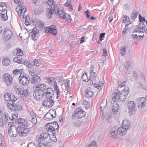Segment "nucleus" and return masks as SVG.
<instances>
[{
	"instance_id": "obj_43",
	"label": "nucleus",
	"mask_w": 147,
	"mask_h": 147,
	"mask_svg": "<svg viewBox=\"0 0 147 147\" xmlns=\"http://www.w3.org/2000/svg\"><path fill=\"white\" fill-rule=\"evenodd\" d=\"M25 19V24L26 25H29L30 24L31 21L30 19V17L28 16H25V17L24 18Z\"/></svg>"
},
{
	"instance_id": "obj_54",
	"label": "nucleus",
	"mask_w": 147,
	"mask_h": 147,
	"mask_svg": "<svg viewBox=\"0 0 147 147\" xmlns=\"http://www.w3.org/2000/svg\"><path fill=\"white\" fill-rule=\"evenodd\" d=\"M44 92H45L44 93V94H45V93H49L50 92H53V90L51 88H48L47 89L46 88L45 89V90H44Z\"/></svg>"
},
{
	"instance_id": "obj_42",
	"label": "nucleus",
	"mask_w": 147,
	"mask_h": 147,
	"mask_svg": "<svg viewBox=\"0 0 147 147\" xmlns=\"http://www.w3.org/2000/svg\"><path fill=\"white\" fill-rule=\"evenodd\" d=\"M79 110V109H77L76 110V111H75V112L72 115V119H79V115H78V110Z\"/></svg>"
},
{
	"instance_id": "obj_4",
	"label": "nucleus",
	"mask_w": 147,
	"mask_h": 147,
	"mask_svg": "<svg viewBox=\"0 0 147 147\" xmlns=\"http://www.w3.org/2000/svg\"><path fill=\"white\" fill-rule=\"evenodd\" d=\"M128 113L130 115H132L136 110V104L133 101H129L127 105Z\"/></svg>"
},
{
	"instance_id": "obj_5",
	"label": "nucleus",
	"mask_w": 147,
	"mask_h": 147,
	"mask_svg": "<svg viewBox=\"0 0 147 147\" xmlns=\"http://www.w3.org/2000/svg\"><path fill=\"white\" fill-rule=\"evenodd\" d=\"M20 83L24 86L27 85L29 83L30 80V77L28 75L20 76L19 77Z\"/></svg>"
},
{
	"instance_id": "obj_35",
	"label": "nucleus",
	"mask_w": 147,
	"mask_h": 147,
	"mask_svg": "<svg viewBox=\"0 0 147 147\" xmlns=\"http://www.w3.org/2000/svg\"><path fill=\"white\" fill-rule=\"evenodd\" d=\"M7 7V5L5 3H0V11L7 10L6 9Z\"/></svg>"
},
{
	"instance_id": "obj_44",
	"label": "nucleus",
	"mask_w": 147,
	"mask_h": 147,
	"mask_svg": "<svg viewBox=\"0 0 147 147\" xmlns=\"http://www.w3.org/2000/svg\"><path fill=\"white\" fill-rule=\"evenodd\" d=\"M41 71H38L36 70V69H30L29 70V74L30 75H34V73H36V74H40L41 73Z\"/></svg>"
},
{
	"instance_id": "obj_21",
	"label": "nucleus",
	"mask_w": 147,
	"mask_h": 147,
	"mask_svg": "<svg viewBox=\"0 0 147 147\" xmlns=\"http://www.w3.org/2000/svg\"><path fill=\"white\" fill-rule=\"evenodd\" d=\"M40 81V77L36 75H34L31 80V83L35 84L39 82Z\"/></svg>"
},
{
	"instance_id": "obj_2",
	"label": "nucleus",
	"mask_w": 147,
	"mask_h": 147,
	"mask_svg": "<svg viewBox=\"0 0 147 147\" xmlns=\"http://www.w3.org/2000/svg\"><path fill=\"white\" fill-rule=\"evenodd\" d=\"M22 103L17 101L8 107L12 111H21L23 110Z\"/></svg>"
},
{
	"instance_id": "obj_24",
	"label": "nucleus",
	"mask_w": 147,
	"mask_h": 147,
	"mask_svg": "<svg viewBox=\"0 0 147 147\" xmlns=\"http://www.w3.org/2000/svg\"><path fill=\"white\" fill-rule=\"evenodd\" d=\"M17 121L19 124H20L22 125V126H18L22 127L25 128H28L26 127L27 126V124L26 122H25V121L24 119L19 118L18 120Z\"/></svg>"
},
{
	"instance_id": "obj_27",
	"label": "nucleus",
	"mask_w": 147,
	"mask_h": 147,
	"mask_svg": "<svg viewBox=\"0 0 147 147\" xmlns=\"http://www.w3.org/2000/svg\"><path fill=\"white\" fill-rule=\"evenodd\" d=\"M7 10L1 11V13L0 16L2 20L6 21L8 19V18L7 15Z\"/></svg>"
},
{
	"instance_id": "obj_60",
	"label": "nucleus",
	"mask_w": 147,
	"mask_h": 147,
	"mask_svg": "<svg viewBox=\"0 0 147 147\" xmlns=\"http://www.w3.org/2000/svg\"><path fill=\"white\" fill-rule=\"evenodd\" d=\"M96 142L95 140H93L91 143L89 145L88 147H96Z\"/></svg>"
},
{
	"instance_id": "obj_9",
	"label": "nucleus",
	"mask_w": 147,
	"mask_h": 147,
	"mask_svg": "<svg viewBox=\"0 0 147 147\" xmlns=\"http://www.w3.org/2000/svg\"><path fill=\"white\" fill-rule=\"evenodd\" d=\"M3 35L6 40L10 39L12 36V32L8 28H6L4 31Z\"/></svg>"
},
{
	"instance_id": "obj_53",
	"label": "nucleus",
	"mask_w": 147,
	"mask_h": 147,
	"mask_svg": "<svg viewBox=\"0 0 147 147\" xmlns=\"http://www.w3.org/2000/svg\"><path fill=\"white\" fill-rule=\"evenodd\" d=\"M54 93V92H50L49 93H46L45 94V95L47 98H49L50 99V98H52L53 96Z\"/></svg>"
},
{
	"instance_id": "obj_45",
	"label": "nucleus",
	"mask_w": 147,
	"mask_h": 147,
	"mask_svg": "<svg viewBox=\"0 0 147 147\" xmlns=\"http://www.w3.org/2000/svg\"><path fill=\"white\" fill-rule=\"evenodd\" d=\"M18 116V114L16 113H12L11 115V118L9 117V119L10 120L14 121H15L17 118Z\"/></svg>"
},
{
	"instance_id": "obj_10",
	"label": "nucleus",
	"mask_w": 147,
	"mask_h": 147,
	"mask_svg": "<svg viewBox=\"0 0 147 147\" xmlns=\"http://www.w3.org/2000/svg\"><path fill=\"white\" fill-rule=\"evenodd\" d=\"M137 102L139 109H143L146 105V100L144 98L140 97L138 98Z\"/></svg>"
},
{
	"instance_id": "obj_62",
	"label": "nucleus",
	"mask_w": 147,
	"mask_h": 147,
	"mask_svg": "<svg viewBox=\"0 0 147 147\" xmlns=\"http://www.w3.org/2000/svg\"><path fill=\"white\" fill-rule=\"evenodd\" d=\"M36 147H47V146L45 144L40 143L36 146Z\"/></svg>"
},
{
	"instance_id": "obj_1",
	"label": "nucleus",
	"mask_w": 147,
	"mask_h": 147,
	"mask_svg": "<svg viewBox=\"0 0 147 147\" xmlns=\"http://www.w3.org/2000/svg\"><path fill=\"white\" fill-rule=\"evenodd\" d=\"M29 128H25L21 127L18 126L17 128L13 125H11L8 130L9 135L12 137H15L18 133L20 136H26L30 132Z\"/></svg>"
},
{
	"instance_id": "obj_26",
	"label": "nucleus",
	"mask_w": 147,
	"mask_h": 147,
	"mask_svg": "<svg viewBox=\"0 0 147 147\" xmlns=\"http://www.w3.org/2000/svg\"><path fill=\"white\" fill-rule=\"evenodd\" d=\"M118 131L117 130H110L109 133V136L112 138H116L118 135Z\"/></svg>"
},
{
	"instance_id": "obj_20",
	"label": "nucleus",
	"mask_w": 147,
	"mask_h": 147,
	"mask_svg": "<svg viewBox=\"0 0 147 147\" xmlns=\"http://www.w3.org/2000/svg\"><path fill=\"white\" fill-rule=\"evenodd\" d=\"M17 100V99L15 96L13 94H11L9 100V102L7 103V107L9 106V105H11L13 103L16 102Z\"/></svg>"
},
{
	"instance_id": "obj_3",
	"label": "nucleus",
	"mask_w": 147,
	"mask_h": 147,
	"mask_svg": "<svg viewBox=\"0 0 147 147\" xmlns=\"http://www.w3.org/2000/svg\"><path fill=\"white\" fill-rule=\"evenodd\" d=\"M48 125L49 126L48 130V133H51L52 134H55V130L58 129L59 127V125L57 122L55 121L53 123H49Z\"/></svg>"
},
{
	"instance_id": "obj_11",
	"label": "nucleus",
	"mask_w": 147,
	"mask_h": 147,
	"mask_svg": "<svg viewBox=\"0 0 147 147\" xmlns=\"http://www.w3.org/2000/svg\"><path fill=\"white\" fill-rule=\"evenodd\" d=\"M129 91L128 90L124 89L121 92L119 91V100L122 101H125L126 99V97L128 95Z\"/></svg>"
},
{
	"instance_id": "obj_37",
	"label": "nucleus",
	"mask_w": 147,
	"mask_h": 147,
	"mask_svg": "<svg viewBox=\"0 0 147 147\" xmlns=\"http://www.w3.org/2000/svg\"><path fill=\"white\" fill-rule=\"evenodd\" d=\"M47 80L49 83L52 85L54 86V85L57 84L55 79L53 77H50Z\"/></svg>"
},
{
	"instance_id": "obj_52",
	"label": "nucleus",
	"mask_w": 147,
	"mask_h": 147,
	"mask_svg": "<svg viewBox=\"0 0 147 147\" xmlns=\"http://www.w3.org/2000/svg\"><path fill=\"white\" fill-rule=\"evenodd\" d=\"M74 43H71L70 44V47L72 49L74 50L75 49V47L77 46L78 44L77 42H74Z\"/></svg>"
},
{
	"instance_id": "obj_29",
	"label": "nucleus",
	"mask_w": 147,
	"mask_h": 147,
	"mask_svg": "<svg viewBox=\"0 0 147 147\" xmlns=\"http://www.w3.org/2000/svg\"><path fill=\"white\" fill-rule=\"evenodd\" d=\"M90 76L89 80L92 82V84H93V81H95L96 80V74L95 72H93V70H92L90 71Z\"/></svg>"
},
{
	"instance_id": "obj_6",
	"label": "nucleus",
	"mask_w": 147,
	"mask_h": 147,
	"mask_svg": "<svg viewBox=\"0 0 147 147\" xmlns=\"http://www.w3.org/2000/svg\"><path fill=\"white\" fill-rule=\"evenodd\" d=\"M56 111L54 110H50L44 117V119L47 121H49L56 117Z\"/></svg>"
},
{
	"instance_id": "obj_17",
	"label": "nucleus",
	"mask_w": 147,
	"mask_h": 147,
	"mask_svg": "<svg viewBox=\"0 0 147 147\" xmlns=\"http://www.w3.org/2000/svg\"><path fill=\"white\" fill-rule=\"evenodd\" d=\"M50 133L48 132V133H45L41 134L39 137H37L36 138V140L38 142L43 141L47 138L48 136V135L50 134H49Z\"/></svg>"
},
{
	"instance_id": "obj_34",
	"label": "nucleus",
	"mask_w": 147,
	"mask_h": 147,
	"mask_svg": "<svg viewBox=\"0 0 147 147\" xmlns=\"http://www.w3.org/2000/svg\"><path fill=\"white\" fill-rule=\"evenodd\" d=\"M78 110V115H79V119L85 116L86 114V113L85 111H82L80 109Z\"/></svg>"
},
{
	"instance_id": "obj_40",
	"label": "nucleus",
	"mask_w": 147,
	"mask_h": 147,
	"mask_svg": "<svg viewBox=\"0 0 147 147\" xmlns=\"http://www.w3.org/2000/svg\"><path fill=\"white\" fill-rule=\"evenodd\" d=\"M22 70L16 69L13 71V73L14 75H20L22 74Z\"/></svg>"
},
{
	"instance_id": "obj_55",
	"label": "nucleus",
	"mask_w": 147,
	"mask_h": 147,
	"mask_svg": "<svg viewBox=\"0 0 147 147\" xmlns=\"http://www.w3.org/2000/svg\"><path fill=\"white\" fill-rule=\"evenodd\" d=\"M64 5L66 7L69 8L73 10L72 5L69 2H67L64 4Z\"/></svg>"
},
{
	"instance_id": "obj_51",
	"label": "nucleus",
	"mask_w": 147,
	"mask_h": 147,
	"mask_svg": "<svg viewBox=\"0 0 147 147\" xmlns=\"http://www.w3.org/2000/svg\"><path fill=\"white\" fill-rule=\"evenodd\" d=\"M16 54L17 56H22L23 55V51H22L21 49L19 48H18L17 49H16Z\"/></svg>"
},
{
	"instance_id": "obj_49",
	"label": "nucleus",
	"mask_w": 147,
	"mask_h": 147,
	"mask_svg": "<svg viewBox=\"0 0 147 147\" xmlns=\"http://www.w3.org/2000/svg\"><path fill=\"white\" fill-rule=\"evenodd\" d=\"M82 79L83 81L85 82H87L89 80V79L88 78L87 74L86 73L82 75Z\"/></svg>"
},
{
	"instance_id": "obj_58",
	"label": "nucleus",
	"mask_w": 147,
	"mask_h": 147,
	"mask_svg": "<svg viewBox=\"0 0 147 147\" xmlns=\"http://www.w3.org/2000/svg\"><path fill=\"white\" fill-rule=\"evenodd\" d=\"M53 134V135H52L51 136H50V140L52 141L56 142L57 141V140L55 136V134Z\"/></svg>"
},
{
	"instance_id": "obj_47",
	"label": "nucleus",
	"mask_w": 147,
	"mask_h": 147,
	"mask_svg": "<svg viewBox=\"0 0 147 147\" xmlns=\"http://www.w3.org/2000/svg\"><path fill=\"white\" fill-rule=\"evenodd\" d=\"M53 87L54 88L56 92L57 96L59 97L60 94V91L59 90L58 87L57 85V84H56L54 85Z\"/></svg>"
},
{
	"instance_id": "obj_38",
	"label": "nucleus",
	"mask_w": 147,
	"mask_h": 147,
	"mask_svg": "<svg viewBox=\"0 0 147 147\" xmlns=\"http://www.w3.org/2000/svg\"><path fill=\"white\" fill-rule=\"evenodd\" d=\"M13 61L18 63H23V60L20 57H15L13 59Z\"/></svg>"
},
{
	"instance_id": "obj_48",
	"label": "nucleus",
	"mask_w": 147,
	"mask_h": 147,
	"mask_svg": "<svg viewBox=\"0 0 147 147\" xmlns=\"http://www.w3.org/2000/svg\"><path fill=\"white\" fill-rule=\"evenodd\" d=\"M138 14V13L136 10L133 11L131 14L132 20H134L137 17Z\"/></svg>"
},
{
	"instance_id": "obj_59",
	"label": "nucleus",
	"mask_w": 147,
	"mask_h": 147,
	"mask_svg": "<svg viewBox=\"0 0 147 147\" xmlns=\"http://www.w3.org/2000/svg\"><path fill=\"white\" fill-rule=\"evenodd\" d=\"M16 92L18 94L20 95L22 93V89L21 88H17L15 89Z\"/></svg>"
},
{
	"instance_id": "obj_14",
	"label": "nucleus",
	"mask_w": 147,
	"mask_h": 147,
	"mask_svg": "<svg viewBox=\"0 0 147 147\" xmlns=\"http://www.w3.org/2000/svg\"><path fill=\"white\" fill-rule=\"evenodd\" d=\"M38 33V29L35 28H33L30 33L33 40H35L37 39L39 36Z\"/></svg>"
},
{
	"instance_id": "obj_31",
	"label": "nucleus",
	"mask_w": 147,
	"mask_h": 147,
	"mask_svg": "<svg viewBox=\"0 0 147 147\" xmlns=\"http://www.w3.org/2000/svg\"><path fill=\"white\" fill-rule=\"evenodd\" d=\"M121 125L128 130L130 128V122L127 120H124Z\"/></svg>"
},
{
	"instance_id": "obj_18",
	"label": "nucleus",
	"mask_w": 147,
	"mask_h": 147,
	"mask_svg": "<svg viewBox=\"0 0 147 147\" xmlns=\"http://www.w3.org/2000/svg\"><path fill=\"white\" fill-rule=\"evenodd\" d=\"M145 26L143 23H141L139 24L137 26V28L135 29L133 32V33L141 32H142L143 29L145 28Z\"/></svg>"
},
{
	"instance_id": "obj_25",
	"label": "nucleus",
	"mask_w": 147,
	"mask_h": 147,
	"mask_svg": "<svg viewBox=\"0 0 147 147\" xmlns=\"http://www.w3.org/2000/svg\"><path fill=\"white\" fill-rule=\"evenodd\" d=\"M128 130V129H126V127H123V126L121 125L118 128L117 131L120 135H124Z\"/></svg>"
},
{
	"instance_id": "obj_56",
	"label": "nucleus",
	"mask_w": 147,
	"mask_h": 147,
	"mask_svg": "<svg viewBox=\"0 0 147 147\" xmlns=\"http://www.w3.org/2000/svg\"><path fill=\"white\" fill-rule=\"evenodd\" d=\"M65 17L64 18H61L60 17H59L60 18H62L63 19H64L65 18H66V19L67 20H69V22L71 21V16L70 15L67 14V16L66 14L65 13Z\"/></svg>"
},
{
	"instance_id": "obj_15",
	"label": "nucleus",
	"mask_w": 147,
	"mask_h": 147,
	"mask_svg": "<svg viewBox=\"0 0 147 147\" xmlns=\"http://www.w3.org/2000/svg\"><path fill=\"white\" fill-rule=\"evenodd\" d=\"M44 93L36 90L33 94L34 98L38 100H41L44 94Z\"/></svg>"
},
{
	"instance_id": "obj_13",
	"label": "nucleus",
	"mask_w": 147,
	"mask_h": 147,
	"mask_svg": "<svg viewBox=\"0 0 147 147\" xmlns=\"http://www.w3.org/2000/svg\"><path fill=\"white\" fill-rule=\"evenodd\" d=\"M123 69L127 74H130L131 71V62L130 61H127L126 64L124 66Z\"/></svg>"
},
{
	"instance_id": "obj_36",
	"label": "nucleus",
	"mask_w": 147,
	"mask_h": 147,
	"mask_svg": "<svg viewBox=\"0 0 147 147\" xmlns=\"http://www.w3.org/2000/svg\"><path fill=\"white\" fill-rule=\"evenodd\" d=\"M120 50L121 55L122 56H124L126 52V47L125 46L121 47Z\"/></svg>"
},
{
	"instance_id": "obj_23",
	"label": "nucleus",
	"mask_w": 147,
	"mask_h": 147,
	"mask_svg": "<svg viewBox=\"0 0 147 147\" xmlns=\"http://www.w3.org/2000/svg\"><path fill=\"white\" fill-rule=\"evenodd\" d=\"M85 96L88 98H90L93 96V92L89 89H87L85 90Z\"/></svg>"
},
{
	"instance_id": "obj_16",
	"label": "nucleus",
	"mask_w": 147,
	"mask_h": 147,
	"mask_svg": "<svg viewBox=\"0 0 147 147\" xmlns=\"http://www.w3.org/2000/svg\"><path fill=\"white\" fill-rule=\"evenodd\" d=\"M119 91L116 90L114 92L112 95V100L113 102L119 101Z\"/></svg>"
},
{
	"instance_id": "obj_41",
	"label": "nucleus",
	"mask_w": 147,
	"mask_h": 147,
	"mask_svg": "<svg viewBox=\"0 0 147 147\" xmlns=\"http://www.w3.org/2000/svg\"><path fill=\"white\" fill-rule=\"evenodd\" d=\"M63 83L61 84V85H62L63 84L65 85V87L67 88L68 89L70 87L69 86V81L68 80H64L63 81Z\"/></svg>"
},
{
	"instance_id": "obj_50",
	"label": "nucleus",
	"mask_w": 147,
	"mask_h": 147,
	"mask_svg": "<svg viewBox=\"0 0 147 147\" xmlns=\"http://www.w3.org/2000/svg\"><path fill=\"white\" fill-rule=\"evenodd\" d=\"M11 94L6 93L4 95V99L5 100L8 101L10 98Z\"/></svg>"
},
{
	"instance_id": "obj_12",
	"label": "nucleus",
	"mask_w": 147,
	"mask_h": 147,
	"mask_svg": "<svg viewBox=\"0 0 147 147\" xmlns=\"http://www.w3.org/2000/svg\"><path fill=\"white\" fill-rule=\"evenodd\" d=\"M54 101L52 99L46 98L43 100V105L47 107H51L53 106Z\"/></svg>"
},
{
	"instance_id": "obj_64",
	"label": "nucleus",
	"mask_w": 147,
	"mask_h": 147,
	"mask_svg": "<svg viewBox=\"0 0 147 147\" xmlns=\"http://www.w3.org/2000/svg\"><path fill=\"white\" fill-rule=\"evenodd\" d=\"M27 147H36V146L34 143L31 142L28 144Z\"/></svg>"
},
{
	"instance_id": "obj_32",
	"label": "nucleus",
	"mask_w": 147,
	"mask_h": 147,
	"mask_svg": "<svg viewBox=\"0 0 147 147\" xmlns=\"http://www.w3.org/2000/svg\"><path fill=\"white\" fill-rule=\"evenodd\" d=\"M103 83L102 82H99L97 83L94 82V86L99 90H101L103 86Z\"/></svg>"
},
{
	"instance_id": "obj_19",
	"label": "nucleus",
	"mask_w": 147,
	"mask_h": 147,
	"mask_svg": "<svg viewBox=\"0 0 147 147\" xmlns=\"http://www.w3.org/2000/svg\"><path fill=\"white\" fill-rule=\"evenodd\" d=\"M46 86V84H37L36 86V90L44 92L43 91L45 89Z\"/></svg>"
},
{
	"instance_id": "obj_8",
	"label": "nucleus",
	"mask_w": 147,
	"mask_h": 147,
	"mask_svg": "<svg viewBox=\"0 0 147 147\" xmlns=\"http://www.w3.org/2000/svg\"><path fill=\"white\" fill-rule=\"evenodd\" d=\"M45 29L46 32H49L54 35L57 34V30L55 25H52L49 27H45Z\"/></svg>"
},
{
	"instance_id": "obj_7",
	"label": "nucleus",
	"mask_w": 147,
	"mask_h": 147,
	"mask_svg": "<svg viewBox=\"0 0 147 147\" xmlns=\"http://www.w3.org/2000/svg\"><path fill=\"white\" fill-rule=\"evenodd\" d=\"M3 80L6 85L11 86L13 83V79L11 76L8 74H5L3 76Z\"/></svg>"
},
{
	"instance_id": "obj_39",
	"label": "nucleus",
	"mask_w": 147,
	"mask_h": 147,
	"mask_svg": "<svg viewBox=\"0 0 147 147\" xmlns=\"http://www.w3.org/2000/svg\"><path fill=\"white\" fill-rule=\"evenodd\" d=\"M2 63L3 65L7 66L10 63L9 59L8 58H5L2 61Z\"/></svg>"
},
{
	"instance_id": "obj_61",
	"label": "nucleus",
	"mask_w": 147,
	"mask_h": 147,
	"mask_svg": "<svg viewBox=\"0 0 147 147\" xmlns=\"http://www.w3.org/2000/svg\"><path fill=\"white\" fill-rule=\"evenodd\" d=\"M105 33H101L99 36V39L100 41H102L103 40L104 38V36H105Z\"/></svg>"
},
{
	"instance_id": "obj_46",
	"label": "nucleus",
	"mask_w": 147,
	"mask_h": 147,
	"mask_svg": "<svg viewBox=\"0 0 147 147\" xmlns=\"http://www.w3.org/2000/svg\"><path fill=\"white\" fill-rule=\"evenodd\" d=\"M28 90H25L22 91V93L20 94L21 97H26L28 93Z\"/></svg>"
},
{
	"instance_id": "obj_33",
	"label": "nucleus",
	"mask_w": 147,
	"mask_h": 147,
	"mask_svg": "<svg viewBox=\"0 0 147 147\" xmlns=\"http://www.w3.org/2000/svg\"><path fill=\"white\" fill-rule=\"evenodd\" d=\"M107 100H103L101 103L100 108L101 109V111L102 112V110L105 109L106 106Z\"/></svg>"
},
{
	"instance_id": "obj_63",
	"label": "nucleus",
	"mask_w": 147,
	"mask_h": 147,
	"mask_svg": "<svg viewBox=\"0 0 147 147\" xmlns=\"http://www.w3.org/2000/svg\"><path fill=\"white\" fill-rule=\"evenodd\" d=\"M34 65L36 66H38L39 64L38 61L36 59H34L33 60Z\"/></svg>"
},
{
	"instance_id": "obj_22",
	"label": "nucleus",
	"mask_w": 147,
	"mask_h": 147,
	"mask_svg": "<svg viewBox=\"0 0 147 147\" xmlns=\"http://www.w3.org/2000/svg\"><path fill=\"white\" fill-rule=\"evenodd\" d=\"M31 121L34 125H35L37 122V118L36 116L33 111H30Z\"/></svg>"
},
{
	"instance_id": "obj_28",
	"label": "nucleus",
	"mask_w": 147,
	"mask_h": 147,
	"mask_svg": "<svg viewBox=\"0 0 147 147\" xmlns=\"http://www.w3.org/2000/svg\"><path fill=\"white\" fill-rule=\"evenodd\" d=\"M119 106L117 103H114L112 107V111L114 114L117 113L118 112Z\"/></svg>"
},
{
	"instance_id": "obj_57",
	"label": "nucleus",
	"mask_w": 147,
	"mask_h": 147,
	"mask_svg": "<svg viewBox=\"0 0 147 147\" xmlns=\"http://www.w3.org/2000/svg\"><path fill=\"white\" fill-rule=\"evenodd\" d=\"M23 63H24V64L28 67H31L32 65L31 64L28 62L26 60H25L24 61H23Z\"/></svg>"
},
{
	"instance_id": "obj_30",
	"label": "nucleus",
	"mask_w": 147,
	"mask_h": 147,
	"mask_svg": "<svg viewBox=\"0 0 147 147\" xmlns=\"http://www.w3.org/2000/svg\"><path fill=\"white\" fill-rule=\"evenodd\" d=\"M122 22L125 24V27H127L131 23V22L129 18L127 16L125 15L123 20Z\"/></svg>"
}]
</instances>
